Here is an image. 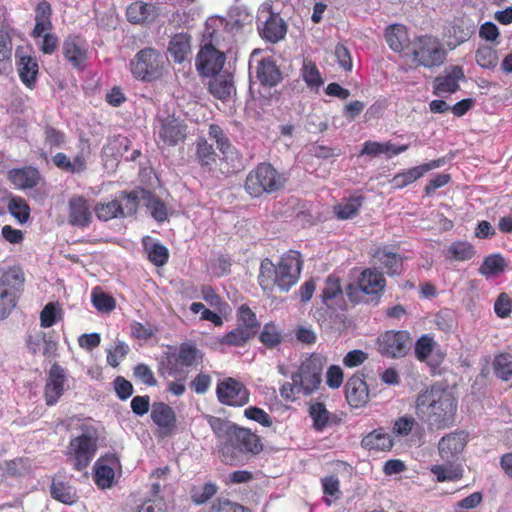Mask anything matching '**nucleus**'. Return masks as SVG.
<instances>
[{"label":"nucleus","mask_w":512,"mask_h":512,"mask_svg":"<svg viewBox=\"0 0 512 512\" xmlns=\"http://www.w3.org/2000/svg\"><path fill=\"white\" fill-rule=\"evenodd\" d=\"M457 401L452 393L433 385L419 393L415 402L416 415L430 429H444L454 422Z\"/></svg>","instance_id":"1"},{"label":"nucleus","mask_w":512,"mask_h":512,"mask_svg":"<svg viewBox=\"0 0 512 512\" xmlns=\"http://www.w3.org/2000/svg\"><path fill=\"white\" fill-rule=\"evenodd\" d=\"M301 269L300 254L290 251L280 258L277 265L268 258L264 259L260 265L258 281L266 292H272L274 287L287 292L297 283Z\"/></svg>","instance_id":"2"},{"label":"nucleus","mask_w":512,"mask_h":512,"mask_svg":"<svg viewBox=\"0 0 512 512\" xmlns=\"http://www.w3.org/2000/svg\"><path fill=\"white\" fill-rule=\"evenodd\" d=\"M262 451L259 437L250 430L235 426L229 439L221 443L219 452L224 463L236 465L246 453L258 454Z\"/></svg>","instance_id":"3"},{"label":"nucleus","mask_w":512,"mask_h":512,"mask_svg":"<svg viewBox=\"0 0 512 512\" xmlns=\"http://www.w3.org/2000/svg\"><path fill=\"white\" fill-rule=\"evenodd\" d=\"M286 177L271 164L261 163L250 171L246 177L245 190L252 197L274 193L285 185Z\"/></svg>","instance_id":"4"},{"label":"nucleus","mask_w":512,"mask_h":512,"mask_svg":"<svg viewBox=\"0 0 512 512\" xmlns=\"http://www.w3.org/2000/svg\"><path fill=\"white\" fill-rule=\"evenodd\" d=\"M407 55L418 66L433 68L444 63L447 52L438 38L424 35L409 43Z\"/></svg>","instance_id":"5"},{"label":"nucleus","mask_w":512,"mask_h":512,"mask_svg":"<svg viewBox=\"0 0 512 512\" xmlns=\"http://www.w3.org/2000/svg\"><path fill=\"white\" fill-rule=\"evenodd\" d=\"M139 197L136 191L120 192L113 198L104 199L94 205L93 211L100 221L126 218L136 213Z\"/></svg>","instance_id":"6"},{"label":"nucleus","mask_w":512,"mask_h":512,"mask_svg":"<svg viewBox=\"0 0 512 512\" xmlns=\"http://www.w3.org/2000/svg\"><path fill=\"white\" fill-rule=\"evenodd\" d=\"M166 59L153 48L140 50L130 62L133 76L142 81H153L161 77Z\"/></svg>","instance_id":"7"},{"label":"nucleus","mask_w":512,"mask_h":512,"mask_svg":"<svg viewBox=\"0 0 512 512\" xmlns=\"http://www.w3.org/2000/svg\"><path fill=\"white\" fill-rule=\"evenodd\" d=\"M210 42L200 49L196 58V67L203 76L217 75L224 66L226 57L224 44L220 43L215 32L209 33Z\"/></svg>","instance_id":"8"},{"label":"nucleus","mask_w":512,"mask_h":512,"mask_svg":"<svg viewBox=\"0 0 512 512\" xmlns=\"http://www.w3.org/2000/svg\"><path fill=\"white\" fill-rule=\"evenodd\" d=\"M326 364V358L319 353H313L305 358L298 370L292 374L302 388L303 395H311L320 386L322 380V372Z\"/></svg>","instance_id":"9"},{"label":"nucleus","mask_w":512,"mask_h":512,"mask_svg":"<svg viewBox=\"0 0 512 512\" xmlns=\"http://www.w3.org/2000/svg\"><path fill=\"white\" fill-rule=\"evenodd\" d=\"M377 351L387 358H402L408 354L412 347V337L405 330H389L377 338Z\"/></svg>","instance_id":"10"},{"label":"nucleus","mask_w":512,"mask_h":512,"mask_svg":"<svg viewBox=\"0 0 512 512\" xmlns=\"http://www.w3.org/2000/svg\"><path fill=\"white\" fill-rule=\"evenodd\" d=\"M97 439L96 431L89 430L71 440L70 449L76 470L81 471L89 465L97 450Z\"/></svg>","instance_id":"11"},{"label":"nucleus","mask_w":512,"mask_h":512,"mask_svg":"<svg viewBox=\"0 0 512 512\" xmlns=\"http://www.w3.org/2000/svg\"><path fill=\"white\" fill-rule=\"evenodd\" d=\"M216 394L219 402L228 406H244L249 401L248 389L234 378L219 381Z\"/></svg>","instance_id":"12"},{"label":"nucleus","mask_w":512,"mask_h":512,"mask_svg":"<svg viewBox=\"0 0 512 512\" xmlns=\"http://www.w3.org/2000/svg\"><path fill=\"white\" fill-rule=\"evenodd\" d=\"M156 133L165 145L175 146L185 140L187 126L183 120L175 118L174 116H167L158 119Z\"/></svg>","instance_id":"13"},{"label":"nucleus","mask_w":512,"mask_h":512,"mask_svg":"<svg viewBox=\"0 0 512 512\" xmlns=\"http://www.w3.org/2000/svg\"><path fill=\"white\" fill-rule=\"evenodd\" d=\"M121 462L114 453L100 457L94 465V480L101 489L110 488L113 485L115 474L121 473Z\"/></svg>","instance_id":"14"},{"label":"nucleus","mask_w":512,"mask_h":512,"mask_svg":"<svg viewBox=\"0 0 512 512\" xmlns=\"http://www.w3.org/2000/svg\"><path fill=\"white\" fill-rule=\"evenodd\" d=\"M93 207L88 199L73 196L68 202V222L80 228L89 226L93 218Z\"/></svg>","instance_id":"15"},{"label":"nucleus","mask_w":512,"mask_h":512,"mask_svg":"<svg viewBox=\"0 0 512 512\" xmlns=\"http://www.w3.org/2000/svg\"><path fill=\"white\" fill-rule=\"evenodd\" d=\"M463 68L452 66L444 70L443 74L437 76L434 80V94L442 96L452 94L459 89V81L464 80Z\"/></svg>","instance_id":"16"},{"label":"nucleus","mask_w":512,"mask_h":512,"mask_svg":"<svg viewBox=\"0 0 512 512\" xmlns=\"http://www.w3.org/2000/svg\"><path fill=\"white\" fill-rule=\"evenodd\" d=\"M65 370L58 364H53L48 372L45 385V400L47 405H54L62 396L65 389Z\"/></svg>","instance_id":"17"},{"label":"nucleus","mask_w":512,"mask_h":512,"mask_svg":"<svg viewBox=\"0 0 512 512\" xmlns=\"http://www.w3.org/2000/svg\"><path fill=\"white\" fill-rule=\"evenodd\" d=\"M467 444V434L464 432L450 433L441 438L438 444L440 457L447 461H453Z\"/></svg>","instance_id":"18"},{"label":"nucleus","mask_w":512,"mask_h":512,"mask_svg":"<svg viewBox=\"0 0 512 512\" xmlns=\"http://www.w3.org/2000/svg\"><path fill=\"white\" fill-rule=\"evenodd\" d=\"M440 165V160H432L428 163L407 169L396 174L391 180V185L395 189H402L423 177L430 170L438 168Z\"/></svg>","instance_id":"19"},{"label":"nucleus","mask_w":512,"mask_h":512,"mask_svg":"<svg viewBox=\"0 0 512 512\" xmlns=\"http://www.w3.org/2000/svg\"><path fill=\"white\" fill-rule=\"evenodd\" d=\"M346 399L352 407H362L369 400V390L364 378L353 375L346 383Z\"/></svg>","instance_id":"20"},{"label":"nucleus","mask_w":512,"mask_h":512,"mask_svg":"<svg viewBox=\"0 0 512 512\" xmlns=\"http://www.w3.org/2000/svg\"><path fill=\"white\" fill-rule=\"evenodd\" d=\"M63 55L75 68H80L87 58V43L78 36H69L63 43Z\"/></svg>","instance_id":"21"},{"label":"nucleus","mask_w":512,"mask_h":512,"mask_svg":"<svg viewBox=\"0 0 512 512\" xmlns=\"http://www.w3.org/2000/svg\"><path fill=\"white\" fill-rule=\"evenodd\" d=\"M151 419L164 434L171 433L176 427V415L174 410L163 402L153 403Z\"/></svg>","instance_id":"22"},{"label":"nucleus","mask_w":512,"mask_h":512,"mask_svg":"<svg viewBox=\"0 0 512 512\" xmlns=\"http://www.w3.org/2000/svg\"><path fill=\"white\" fill-rule=\"evenodd\" d=\"M443 255L451 262H465L475 257L476 249L472 243L466 240H456L444 249Z\"/></svg>","instance_id":"23"},{"label":"nucleus","mask_w":512,"mask_h":512,"mask_svg":"<svg viewBox=\"0 0 512 512\" xmlns=\"http://www.w3.org/2000/svg\"><path fill=\"white\" fill-rule=\"evenodd\" d=\"M269 16L264 22L260 33L262 37L272 43H276L286 35L287 27L283 19L275 13L268 12Z\"/></svg>","instance_id":"24"},{"label":"nucleus","mask_w":512,"mask_h":512,"mask_svg":"<svg viewBox=\"0 0 512 512\" xmlns=\"http://www.w3.org/2000/svg\"><path fill=\"white\" fill-rule=\"evenodd\" d=\"M358 286L365 294L377 295L383 291L385 279L380 272L373 269H366L358 278Z\"/></svg>","instance_id":"25"},{"label":"nucleus","mask_w":512,"mask_h":512,"mask_svg":"<svg viewBox=\"0 0 512 512\" xmlns=\"http://www.w3.org/2000/svg\"><path fill=\"white\" fill-rule=\"evenodd\" d=\"M8 178L16 188L29 189L38 184L40 174L36 168L24 167L10 170L8 172Z\"/></svg>","instance_id":"26"},{"label":"nucleus","mask_w":512,"mask_h":512,"mask_svg":"<svg viewBox=\"0 0 512 512\" xmlns=\"http://www.w3.org/2000/svg\"><path fill=\"white\" fill-rule=\"evenodd\" d=\"M168 52L175 62H184L191 54V36L184 32L172 36L169 41Z\"/></svg>","instance_id":"27"},{"label":"nucleus","mask_w":512,"mask_h":512,"mask_svg":"<svg viewBox=\"0 0 512 512\" xmlns=\"http://www.w3.org/2000/svg\"><path fill=\"white\" fill-rule=\"evenodd\" d=\"M171 358L174 359L176 366L192 367L202 362L203 354L196 345L185 342L180 344L177 353Z\"/></svg>","instance_id":"28"},{"label":"nucleus","mask_w":512,"mask_h":512,"mask_svg":"<svg viewBox=\"0 0 512 512\" xmlns=\"http://www.w3.org/2000/svg\"><path fill=\"white\" fill-rule=\"evenodd\" d=\"M157 16V9L151 3L137 1L127 8V19L131 23L140 24L149 22Z\"/></svg>","instance_id":"29"},{"label":"nucleus","mask_w":512,"mask_h":512,"mask_svg":"<svg viewBox=\"0 0 512 512\" xmlns=\"http://www.w3.org/2000/svg\"><path fill=\"white\" fill-rule=\"evenodd\" d=\"M20 80L27 87L32 89L37 80L39 66L37 60L31 56H20L17 62Z\"/></svg>","instance_id":"30"},{"label":"nucleus","mask_w":512,"mask_h":512,"mask_svg":"<svg viewBox=\"0 0 512 512\" xmlns=\"http://www.w3.org/2000/svg\"><path fill=\"white\" fill-rule=\"evenodd\" d=\"M27 346L33 354L41 353L47 358L54 357L57 350V343L48 338L43 332L30 335L27 340Z\"/></svg>","instance_id":"31"},{"label":"nucleus","mask_w":512,"mask_h":512,"mask_svg":"<svg viewBox=\"0 0 512 512\" xmlns=\"http://www.w3.org/2000/svg\"><path fill=\"white\" fill-rule=\"evenodd\" d=\"M256 76L261 84L266 86H274L281 79L279 69L270 58H263L258 61L256 66Z\"/></svg>","instance_id":"32"},{"label":"nucleus","mask_w":512,"mask_h":512,"mask_svg":"<svg viewBox=\"0 0 512 512\" xmlns=\"http://www.w3.org/2000/svg\"><path fill=\"white\" fill-rule=\"evenodd\" d=\"M24 281L25 278L22 269L19 267H10L0 277V289L19 296Z\"/></svg>","instance_id":"33"},{"label":"nucleus","mask_w":512,"mask_h":512,"mask_svg":"<svg viewBox=\"0 0 512 512\" xmlns=\"http://www.w3.org/2000/svg\"><path fill=\"white\" fill-rule=\"evenodd\" d=\"M362 447L374 451H388L393 446V441L389 433L382 429L374 430L362 439Z\"/></svg>","instance_id":"34"},{"label":"nucleus","mask_w":512,"mask_h":512,"mask_svg":"<svg viewBox=\"0 0 512 512\" xmlns=\"http://www.w3.org/2000/svg\"><path fill=\"white\" fill-rule=\"evenodd\" d=\"M51 15V5L45 0L40 1L35 8V26L31 35H39L46 30H52Z\"/></svg>","instance_id":"35"},{"label":"nucleus","mask_w":512,"mask_h":512,"mask_svg":"<svg viewBox=\"0 0 512 512\" xmlns=\"http://www.w3.org/2000/svg\"><path fill=\"white\" fill-rule=\"evenodd\" d=\"M386 41L389 47L395 51L400 52L406 47L408 49L409 39L406 28L400 24H393L386 30Z\"/></svg>","instance_id":"36"},{"label":"nucleus","mask_w":512,"mask_h":512,"mask_svg":"<svg viewBox=\"0 0 512 512\" xmlns=\"http://www.w3.org/2000/svg\"><path fill=\"white\" fill-rule=\"evenodd\" d=\"M437 482H454L463 476V469L460 465L451 463L433 465L430 469Z\"/></svg>","instance_id":"37"},{"label":"nucleus","mask_w":512,"mask_h":512,"mask_svg":"<svg viewBox=\"0 0 512 512\" xmlns=\"http://www.w3.org/2000/svg\"><path fill=\"white\" fill-rule=\"evenodd\" d=\"M209 90L214 97L221 100L227 99L234 91L231 75H214L209 83Z\"/></svg>","instance_id":"38"},{"label":"nucleus","mask_w":512,"mask_h":512,"mask_svg":"<svg viewBox=\"0 0 512 512\" xmlns=\"http://www.w3.org/2000/svg\"><path fill=\"white\" fill-rule=\"evenodd\" d=\"M51 495L64 504L72 505L77 500L75 489L68 482L54 478L51 484Z\"/></svg>","instance_id":"39"},{"label":"nucleus","mask_w":512,"mask_h":512,"mask_svg":"<svg viewBox=\"0 0 512 512\" xmlns=\"http://www.w3.org/2000/svg\"><path fill=\"white\" fill-rule=\"evenodd\" d=\"M208 134L211 139L215 140L217 148L223 154L224 158L233 160L234 155H236V151L222 128L219 125L211 124L209 126Z\"/></svg>","instance_id":"40"},{"label":"nucleus","mask_w":512,"mask_h":512,"mask_svg":"<svg viewBox=\"0 0 512 512\" xmlns=\"http://www.w3.org/2000/svg\"><path fill=\"white\" fill-rule=\"evenodd\" d=\"M475 60L481 68L493 70L499 63V56L495 48L483 44L477 48Z\"/></svg>","instance_id":"41"},{"label":"nucleus","mask_w":512,"mask_h":512,"mask_svg":"<svg viewBox=\"0 0 512 512\" xmlns=\"http://www.w3.org/2000/svg\"><path fill=\"white\" fill-rule=\"evenodd\" d=\"M505 268L506 263L503 256L496 253L484 258L481 266L479 267V273L488 278L502 273Z\"/></svg>","instance_id":"42"},{"label":"nucleus","mask_w":512,"mask_h":512,"mask_svg":"<svg viewBox=\"0 0 512 512\" xmlns=\"http://www.w3.org/2000/svg\"><path fill=\"white\" fill-rule=\"evenodd\" d=\"M375 259L386 268L389 275L398 274L402 266V258L396 253L385 249H378L374 254Z\"/></svg>","instance_id":"43"},{"label":"nucleus","mask_w":512,"mask_h":512,"mask_svg":"<svg viewBox=\"0 0 512 512\" xmlns=\"http://www.w3.org/2000/svg\"><path fill=\"white\" fill-rule=\"evenodd\" d=\"M301 75L311 90L317 91L323 85V78L316 64L310 60L305 59L303 61Z\"/></svg>","instance_id":"44"},{"label":"nucleus","mask_w":512,"mask_h":512,"mask_svg":"<svg viewBox=\"0 0 512 512\" xmlns=\"http://www.w3.org/2000/svg\"><path fill=\"white\" fill-rule=\"evenodd\" d=\"M392 148L393 143L390 141L387 142H377V141H366L362 145V149L360 151V156H371L378 157L380 155H385L386 158H392Z\"/></svg>","instance_id":"45"},{"label":"nucleus","mask_w":512,"mask_h":512,"mask_svg":"<svg viewBox=\"0 0 512 512\" xmlns=\"http://www.w3.org/2000/svg\"><path fill=\"white\" fill-rule=\"evenodd\" d=\"M361 196L345 199L335 207V213L339 219L347 220L353 218L362 206Z\"/></svg>","instance_id":"46"},{"label":"nucleus","mask_w":512,"mask_h":512,"mask_svg":"<svg viewBox=\"0 0 512 512\" xmlns=\"http://www.w3.org/2000/svg\"><path fill=\"white\" fill-rule=\"evenodd\" d=\"M12 43L9 35L0 31V75L12 69Z\"/></svg>","instance_id":"47"},{"label":"nucleus","mask_w":512,"mask_h":512,"mask_svg":"<svg viewBox=\"0 0 512 512\" xmlns=\"http://www.w3.org/2000/svg\"><path fill=\"white\" fill-rule=\"evenodd\" d=\"M493 368L498 378L509 381L512 378V355L508 353L497 355L493 362Z\"/></svg>","instance_id":"48"},{"label":"nucleus","mask_w":512,"mask_h":512,"mask_svg":"<svg viewBox=\"0 0 512 512\" xmlns=\"http://www.w3.org/2000/svg\"><path fill=\"white\" fill-rule=\"evenodd\" d=\"M324 494V501L327 505H331L334 501L341 497L340 481L335 476H327L321 480Z\"/></svg>","instance_id":"49"},{"label":"nucleus","mask_w":512,"mask_h":512,"mask_svg":"<svg viewBox=\"0 0 512 512\" xmlns=\"http://www.w3.org/2000/svg\"><path fill=\"white\" fill-rule=\"evenodd\" d=\"M145 249L149 260L156 266H163L167 263L169 253L168 249L158 242H145Z\"/></svg>","instance_id":"50"},{"label":"nucleus","mask_w":512,"mask_h":512,"mask_svg":"<svg viewBox=\"0 0 512 512\" xmlns=\"http://www.w3.org/2000/svg\"><path fill=\"white\" fill-rule=\"evenodd\" d=\"M8 211L21 224L29 219L30 208L26 201L20 197H12L9 200Z\"/></svg>","instance_id":"51"},{"label":"nucleus","mask_w":512,"mask_h":512,"mask_svg":"<svg viewBox=\"0 0 512 512\" xmlns=\"http://www.w3.org/2000/svg\"><path fill=\"white\" fill-rule=\"evenodd\" d=\"M34 39H37V45L44 54H53L59 44V39L56 34L51 33V30H46L44 33L39 35H32Z\"/></svg>","instance_id":"52"},{"label":"nucleus","mask_w":512,"mask_h":512,"mask_svg":"<svg viewBox=\"0 0 512 512\" xmlns=\"http://www.w3.org/2000/svg\"><path fill=\"white\" fill-rule=\"evenodd\" d=\"M197 159L202 166L211 167L216 163V153L207 140L200 139L197 143Z\"/></svg>","instance_id":"53"},{"label":"nucleus","mask_w":512,"mask_h":512,"mask_svg":"<svg viewBox=\"0 0 512 512\" xmlns=\"http://www.w3.org/2000/svg\"><path fill=\"white\" fill-rule=\"evenodd\" d=\"M342 295V289L340 286V283L337 279L333 277H328L325 286L322 290V301L323 303L331 308L333 305V301L338 297Z\"/></svg>","instance_id":"54"},{"label":"nucleus","mask_w":512,"mask_h":512,"mask_svg":"<svg viewBox=\"0 0 512 512\" xmlns=\"http://www.w3.org/2000/svg\"><path fill=\"white\" fill-rule=\"evenodd\" d=\"M207 420L215 435L219 439H224V441L229 439L230 435L232 434V430L235 428V425L230 421L221 419L219 417L208 416Z\"/></svg>","instance_id":"55"},{"label":"nucleus","mask_w":512,"mask_h":512,"mask_svg":"<svg viewBox=\"0 0 512 512\" xmlns=\"http://www.w3.org/2000/svg\"><path fill=\"white\" fill-rule=\"evenodd\" d=\"M436 342L433 337L425 334L422 335L415 343V356L419 361H426L432 353Z\"/></svg>","instance_id":"56"},{"label":"nucleus","mask_w":512,"mask_h":512,"mask_svg":"<svg viewBox=\"0 0 512 512\" xmlns=\"http://www.w3.org/2000/svg\"><path fill=\"white\" fill-rule=\"evenodd\" d=\"M129 139L125 136H115L104 147V152L113 157H121L129 148Z\"/></svg>","instance_id":"57"},{"label":"nucleus","mask_w":512,"mask_h":512,"mask_svg":"<svg viewBox=\"0 0 512 512\" xmlns=\"http://www.w3.org/2000/svg\"><path fill=\"white\" fill-rule=\"evenodd\" d=\"M91 297L94 307L99 311L110 312L115 308L114 298L102 291L94 289Z\"/></svg>","instance_id":"58"},{"label":"nucleus","mask_w":512,"mask_h":512,"mask_svg":"<svg viewBox=\"0 0 512 512\" xmlns=\"http://www.w3.org/2000/svg\"><path fill=\"white\" fill-rule=\"evenodd\" d=\"M309 413L317 430H322L328 423L329 412L322 403H314L310 406Z\"/></svg>","instance_id":"59"},{"label":"nucleus","mask_w":512,"mask_h":512,"mask_svg":"<svg viewBox=\"0 0 512 512\" xmlns=\"http://www.w3.org/2000/svg\"><path fill=\"white\" fill-rule=\"evenodd\" d=\"M146 205L156 221L163 222L167 219V208L159 198L149 194Z\"/></svg>","instance_id":"60"},{"label":"nucleus","mask_w":512,"mask_h":512,"mask_svg":"<svg viewBox=\"0 0 512 512\" xmlns=\"http://www.w3.org/2000/svg\"><path fill=\"white\" fill-rule=\"evenodd\" d=\"M251 335L252 331L243 327H238L227 333L223 337L222 342L227 345L240 346L243 345L251 337Z\"/></svg>","instance_id":"61"},{"label":"nucleus","mask_w":512,"mask_h":512,"mask_svg":"<svg viewBox=\"0 0 512 512\" xmlns=\"http://www.w3.org/2000/svg\"><path fill=\"white\" fill-rule=\"evenodd\" d=\"M18 295L0 289V320L7 318L16 306Z\"/></svg>","instance_id":"62"},{"label":"nucleus","mask_w":512,"mask_h":512,"mask_svg":"<svg viewBox=\"0 0 512 512\" xmlns=\"http://www.w3.org/2000/svg\"><path fill=\"white\" fill-rule=\"evenodd\" d=\"M60 312L58 304L53 302L46 304L40 314L41 326L44 328L53 326Z\"/></svg>","instance_id":"63"},{"label":"nucleus","mask_w":512,"mask_h":512,"mask_svg":"<svg viewBox=\"0 0 512 512\" xmlns=\"http://www.w3.org/2000/svg\"><path fill=\"white\" fill-rule=\"evenodd\" d=\"M129 351V347L122 341H117L113 348L107 350V362L112 367L119 365Z\"/></svg>","instance_id":"64"}]
</instances>
